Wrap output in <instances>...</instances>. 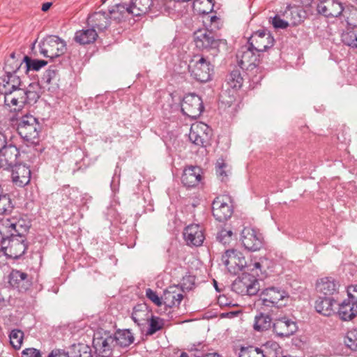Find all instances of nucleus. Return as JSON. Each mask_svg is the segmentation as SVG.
<instances>
[{
    "instance_id": "nucleus-44",
    "label": "nucleus",
    "mask_w": 357,
    "mask_h": 357,
    "mask_svg": "<svg viewBox=\"0 0 357 357\" xmlns=\"http://www.w3.org/2000/svg\"><path fill=\"white\" fill-rule=\"evenodd\" d=\"M344 343L347 348L357 351V328L347 331L344 338Z\"/></svg>"
},
{
    "instance_id": "nucleus-30",
    "label": "nucleus",
    "mask_w": 357,
    "mask_h": 357,
    "mask_svg": "<svg viewBox=\"0 0 357 357\" xmlns=\"http://www.w3.org/2000/svg\"><path fill=\"white\" fill-rule=\"evenodd\" d=\"M98 37L96 30L91 27L87 29L77 31L75 33L74 40L79 45L93 43Z\"/></svg>"
},
{
    "instance_id": "nucleus-35",
    "label": "nucleus",
    "mask_w": 357,
    "mask_h": 357,
    "mask_svg": "<svg viewBox=\"0 0 357 357\" xmlns=\"http://www.w3.org/2000/svg\"><path fill=\"white\" fill-rule=\"evenodd\" d=\"M216 239L222 245H229L236 241V235L230 229L222 228L217 232Z\"/></svg>"
},
{
    "instance_id": "nucleus-24",
    "label": "nucleus",
    "mask_w": 357,
    "mask_h": 357,
    "mask_svg": "<svg viewBox=\"0 0 357 357\" xmlns=\"http://www.w3.org/2000/svg\"><path fill=\"white\" fill-rule=\"evenodd\" d=\"M201 179V169L197 166H190L185 168L181 176V182L187 188L196 186Z\"/></svg>"
},
{
    "instance_id": "nucleus-43",
    "label": "nucleus",
    "mask_w": 357,
    "mask_h": 357,
    "mask_svg": "<svg viewBox=\"0 0 357 357\" xmlns=\"http://www.w3.org/2000/svg\"><path fill=\"white\" fill-rule=\"evenodd\" d=\"M148 322L149 323V327L146 333V335H153L157 331H160L164 326L163 319L160 317L151 315Z\"/></svg>"
},
{
    "instance_id": "nucleus-3",
    "label": "nucleus",
    "mask_w": 357,
    "mask_h": 357,
    "mask_svg": "<svg viewBox=\"0 0 357 357\" xmlns=\"http://www.w3.org/2000/svg\"><path fill=\"white\" fill-rule=\"evenodd\" d=\"M40 130L38 119L32 115H24L17 126V132L27 146L36 145L39 142Z\"/></svg>"
},
{
    "instance_id": "nucleus-26",
    "label": "nucleus",
    "mask_w": 357,
    "mask_h": 357,
    "mask_svg": "<svg viewBox=\"0 0 357 357\" xmlns=\"http://www.w3.org/2000/svg\"><path fill=\"white\" fill-rule=\"evenodd\" d=\"M340 284L333 278L326 277L317 281L316 289L325 296H331L338 291Z\"/></svg>"
},
{
    "instance_id": "nucleus-49",
    "label": "nucleus",
    "mask_w": 357,
    "mask_h": 357,
    "mask_svg": "<svg viewBox=\"0 0 357 357\" xmlns=\"http://www.w3.org/2000/svg\"><path fill=\"white\" fill-rule=\"evenodd\" d=\"M227 167V165L223 160L222 162H217L216 174L219 178L223 182H226L228 178L227 171L226 170Z\"/></svg>"
},
{
    "instance_id": "nucleus-10",
    "label": "nucleus",
    "mask_w": 357,
    "mask_h": 357,
    "mask_svg": "<svg viewBox=\"0 0 357 357\" xmlns=\"http://www.w3.org/2000/svg\"><path fill=\"white\" fill-rule=\"evenodd\" d=\"M273 36L265 29L254 32L248 39L249 45L257 52H264L274 45Z\"/></svg>"
},
{
    "instance_id": "nucleus-22",
    "label": "nucleus",
    "mask_w": 357,
    "mask_h": 357,
    "mask_svg": "<svg viewBox=\"0 0 357 357\" xmlns=\"http://www.w3.org/2000/svg\"><path fill=\"white\" fill-rule=\"evenodd\" d=\"M12 171V181L17 187H24L29 183L31 180V170L25 165H15Z\"/></svg>"
},
{
    "instance_id": "nucleus-38",
    "label": "nucleus",
    "mask_w": 357,
    "mask_h": 357,
    "mask_svg": "<svg viewBox=\"0 0 357 357\" xmlns=\"http://www.w3.org/2000/svg\"><path fill=\"white\" fill-rule=\"evenodd\" d=\"M342 41L351 48H357V28L347 26V30L342 33Z\"/></svg>"
},
{
    "instance_id": "nucleus-5",
    "label": "nucleus",
    "mask_w": 357,
    "mask_h": 357,
    "mask_svg": "<svg viewBox=\"0 0 357 357\" xmlns=\"http://www.w3.org/2000/svg\"><path fill=\"white\" fill-rule=\"evenodd\" d=\"M40 53L45 57L53 59L63 54L66 50V44L64 40L56 36L47 37L39 45Z\"/></svg>"
},
{
    "instance_id": "nucleus-34",
    "label": "nucleus",
    "mask_w": 357,
    "mask_h": 357,
    "mask_svg": "<svg viewBox=\"0 0 357 357\" xmlns=\"http://www.w3.org/2000/svg\"><path fill=\"white\" fill-rule=\"evenodd\" d=\"M287 17H289L290 23L293 26H296L303 22L306 16L305 11L300 7H289L285 12Z\"/></svg>"
},
{
    "instance_id": "nucleus-62",
    "label": "nucleus",
    "mask_w": 357,
    "mask_h": 357,
    "mask_svg": "<svg viewBox=\"0 0 357 357\" xmlns=\"http://www.w3.org/2000/svg\"><path fill=\"white\" fill-rule=\"evenodd\" d=\"M226 298L225 296H220L218 298V302L220 304V305H228L229 304L225 302Z\"/></svg>"
},
{
    "instance_id": "nucleus-11",
    "label": "nucleus",
    "mask_w": 357,
    "mask_h": 357,
    "mask_svg": "<svg viewBox=\"0 0 357 357\" xmlns=\"http://www.w3.org/2000/svg\"><path fill=\"white\" fill-rule=\"evenodd\" d=\"M191 76L200 82H206L211 79L213 70L211 63L204 57L200 58L197 61L189 65Z\"/></svg>"
},
{
    "instance_id": "nucleus-45",
    "label": "nucleus",
    "mask_w": 357,
    "mask_h": 357,
    "mask_svg": "<svg viewBox=\"0 0 357 357\" xmlns=\"http://www.w3.org/2000/svg\"><path fill=\"white\" fill-rule=\"evenodd\" d=\"M10 343L15 349H20L22 344L24 333L19 329H13L9 335Z\"/></svg>"
},
{
    "instance_id": "nucleus-48",
    "label": "nucleus",
    "mask_w": 357,
    "mask_h": 357,
    "mask_svg": "<svg viewBox=\"0 0 357 357\" xmlns=\"http://www.w3.org/2000/svg\"><path fill=\"white\" fill-rule=\"evenodd\" d=\"M23 63H24L23 59L20 61L18 59H8L3 67L5 73L16 74L17 71L21 68Z\"/></svg>"
},
{
    "instance_id": "nucleus-57",
    "label": "nucleus",
    "mask_w": 357,
    "mask_h": 357,
    "mask_svg": "<svg viewBox=\"0 0 357 357\" xmlns=\"http://www.w3.org/2000/svg\"><path fill=\"white\" fill-rule=\"evenodd\" d=\"M240 313V311H231L228 312H223L220 314L221 318H234Z\"/></svg>"
},
{
    "instance_id": "nucleus-33",
    "label": "nucleus",
    "mask_w": 357,
    "mask_h": 357,
    "mask_svg": "<svg viewBox=\"0 0 357 357\" xmlns=\"http://www.w3.org/2000/svg\"><path fill=\"white\" fill-rule=\"evenodd\" d=\"M116 342V346L120 347H127L130 346L135 340L133 334L129 329L118 330L113 334Z\"/></svg>"
},
{
    "instance_id": "nucleus-50",
    "label": "nucleus",
    "mask_w": 357,
    "mask_h": 357,
    "mask_svg": "<svg viewBox=\"0 0 357 357\" xmlns=\"http://www.w3.org/2000/svg\"><path fill=\"white\" fill-rule=\"evenodd\" d=\"M58 75V70L55 66H50L44 73L43 80L47 84H50L56 79Z\"/></svg>"
},
{
    "instance_id": "nucleus-40",
    "label": "nucleus",
    "mask_w": 357,
    "mask_h": 357,
    "mask_svg": "<svg viewBox=\"0 0 357 357\" xmlns=\"http://www.w3.org/2000/svg\"><path fill=\"white\" fill-rule=\"evenodd\" d=\"M15 208L13 201L8 194L3 193L0 196V215H10Z\"/></svg>"
},
{
    "instance_id": "nucleus-53",
    "label": "nucleus",
    "mask_w": 357,
    "mask_h": 357,
    "mask_svg": "<svg viewBox=\"0 0 357 357\" xmlns=\"http://www.w3.org/2000/svg\"><path fill=\"white\" fill-rule=\"evenodd\" d=\"M271 23L275 29H286L289 26V22L281 19L278 15L272 18Z\"/></svg>"
},
{
    "instance_id": "nucleus-64",
    "label": "nucleus",
    "mask_w": 357,
    "mask_h": 357,
    "mask_svg": "<svg viewBox=\"0 0 357 357\" xmlns=\"http://www.w3.org/2000/svg\"><path fill=\"white\" fill-rule=\"evenodd\" d=\"M203 357H221L219 354L217 353H213V354H206Z\"/></svg>"
},
{
    "instance_id": "nucleus-41",
    "label": "nucleus",
    "mask_w": 357,
    "mask_h": 357,
    "mask_svg": "<svg viewBox=\"0 0 357 357\" xmlns=\"http://www.w3.org/2000/svg\"><path fill=\"white\" fill-rule=\"evenodd\" d=\"M226 81L229 87L238 89L243 85V78L240 70L235 69L227 75Z\"/></svg>"
},
{
    "instance_id": "nucleus-60",
    "label": "nucleus",
    "mask_w": 357,
    "mask_h": 357,
    "mask_svg": "<svg viewBox=\"0 0 357 357\" xmlns=\"http://www.w3.org/2000/svg\"><path fill=\"white\" fill-rule=\"evenodd\" d=\"M219 20V18L214 15V16H211V18H210V22L211 23V30L212 31L213 29H218V25H215L214 24L215 23L218 22V21Z\"/></svg>"
},
{
    "instance_id": "nucleus-21",
    "label": "nucleus",
    "mask_w": 357,
    "mask_h": 357,
    "mask_svg": "<svg viewBox=\"0 0 357 357\" xmlns=\"http://www.w3.org/2000/svg\"><path fill=\"white\" fill-rule=\"evenodd\" d=\"M208 129L204 123L192 124L189 133L190 140L195 145L204 147L208 144L209 137L206 132Z\"/></svg>"
},
{
    "instance_id": "nucleus-32",
    "label": "nucleus",
    "mask_w": 357,
    "mask_h": 357,
    "mask_svg": "<svg viewBox=\"0 0 357 357\" xmlns=\"http://www.w3.org/2000/svg\"><path fill=\"white\" fill-rule=\"evenodd\" d=\"M273 319L267 314L259 312L255 317L253 328L256 331H264L273 328Z\"/></svg>"
},
{
    "instance_id": "nucleus-18",
    "label": "nucleus",
    "mask_w": 357,
    "mask_h": 357,
    "mask_svg": "<svg viewBox=\"0 0 357 357\" xmlns=\"http://www.w3.org/2000/svg\"><path fill=\"white\" fill-rule=\"evenodd\" d=\"M318 13L326 17H337L342 13L347 14L342 4L335 0H321L317 6Z\"/></svg>"
},
{
    "instance_id": "nucleus-58",
    "label": "nucleus",
    "mask_w": 357,
    "mask_h": 357,
    "mask_svg": "<svg viewBox=\"0 0 357 357\" xmlns=\"http://www.w3.org/2000/svg\"><path fill=\"white\" fill-rule=\"evenodd\" d=\"M8 141L7 136L3 132H0V151H2V149L6 145Z\"/></svg>"
},
{
    "instance_id": "nucleus-47",
    "label": "nucleus",
    "mask_w": 357,
    "mask_h": 357,
    "mask_svg": "<svg viewBox=\"0 0 357 357\" xmlns=\"http://www.w3.org/2000/svg\"><path fill=\"white\" fill-rule=\"evenodd\" d=\"M238 357H264V354L261 353L259 347L253 346L242 347L238 353Z\"/></svg>"
},
{
    "instance_id": "nucleus-61",
    "label": "nucleus",
    "mask_w": 357,
    "mask_h": 357,
    "mask_svg": "<svg viewBox=\"0 0 357 357\" xmlns=\"http://www.w3.org/2000/svg\"><path fill=\"white\" fill-rule=\"evenodd\" d=\"M51 6H52V3H50V2H47V3H43L42 6V10L47 11L50 9V8L51 7Z\"/></svg>"
},
{
    "instance_id": "nucleus-42",
    "label": "nucleus",
    "mask_w": 357,
    "mask_h": 357,
    "mask_svg": "<svg viewBox=\"0 0 357 357\" xmlns=\"http://www.w3.org/2000/svg\"><path fill=\"white\" fill-rule=\"evenodd\" d=\"M68 354L69 357H92L90 347L81 343L73 344Z\"/></svg>"
},
{
    "instance_id": "nucleus-36",
    "label": "nucleus",
    "mask_w": 357,
    "mask_h": 357,
    "mask_svg": "<svg viewBox=\"0 0 357 357\" xmlns=\"http://www.w3.org/2000/svg\"><path fill=\"white\" fill-rule=\"evenodd\" d=\"M253 49L249 45V47L245 52H243L241 59L238 61V66L241 69L245 68H251L252 70L253 68H256L255 64L253 63Z\"/></svg>"
},
{
    "instance_id": "nucleus-51",
    "label": "nucleus",
    "mask_w": 357,
    "mask_h": 357,
    "mask_svg": "<svg viewBox=\"0 0 357 357\" xmlns=\"http://www.w3.org/2000/svg\"><path fill=\"white\" fill-rule=\"evenodd\" d=\"M146 296L157 306H161L163 304L162 297H159L157 293L151 289L149 288L146 290Z\"/></svg>"
},
{
    "instance_id": "nucleus-19",
    "label": "nucleus",
    "mask_w": 357,
    "mask_h": 357,
    "mask_svg": "<svg viewBox=\"0 0 357 357\" xmlns=\"http://www.w3.org/2000/svg\"><path fill=\"white\" fill-rule=\"evenodd\" d=\"M183 237L188 245L200 246L205 239L204 229L197 224L190 225L185 228Z\"/></svg>"
},
{
    "instance_id": "nucleus-9",
    "label": "nucleus",
    "mask_w": 357,
    "mask_h": 357,
    "mask_svg": "<svg viewBox=\"0 0 357 357\" xmlns=\"http://www.w3.org/2000/svg\"><path fill=\"white\" fill-rule=\"evenodd\" d=\"M203 110V102L198 95L189 93L183 98L181 112L184 115L191 119H197L201 115Z\"/></svg>"
},
{
    "instance_id": "nucleus-17",
    "label": "nucleus",
    "mask_w": 357,
    "mask_h": 357,
    "mask_svg": "<svg viewBox=\"0 0 357 357\" xmlns=\"http://www.w3.org/2000/svg\"><path fill=\"white\" fill-rule=\"evenodd\" d=\"M8 283L20 292L27 291L32 285L31 277L19 270L13 269L8 275Z\"/></svg>"
},
{
    "instance_id": "nucleus-39",
    "label": "nucleus",
    "mask_w": 357,
    "mask_h": 357,
    "mask_svg": "<svg viewBox=\"0 0 357 357\" xmlns=\"http://www.w3.org/2000/svg\"><path fill=\"white\" fill-rule=\"evenodd\" d=\"M260 351L264 354V357H279L281 348L275 342H267L261 346Z\"/></svg>"
},
{
    "instance_id": "nucleus-52",
    "label": "nucleus",
    "mask_w": 357,
    "mask_h": 357,
    "mask_svg": "<svg viewBox=\"0 0 357 357\" xmlns=\"http://www.w3.org/2000/svg\"><path fill=\"white\" fill-rule=\"evenodd\" d=\"M26 104H33L37 102L40 98V91H25Z\"/></svg>"
},
{
    "instance_id": "nucleus-27",
    "label": "nucleus",
    "mask_w": 357,
    "mask_h": 357,
    "mask_svg": "<svg viewBox=\"0 0 357 357\" xmlns=\"http://www.w3.org/2000/svg\"><path fill=\"white\" fill-rule=\"evenodd\" d=\"M338 314L343 321H350L357 316V303L348 298L339 305Z\"/></svg>"
},
{
    "instance_id": "nucleus-59",
    "label": "nucleus",
    "mask_w": 357,
    "mask_h": 357,
    "mask_svg": "<svg viewBox=\"0 0 357 357\" xmlns=\"http://www.w3.org/2000/svg\"><path fill=\"white\" fill-rule=\"evenodd\" d=\"M33 90H35V91H40V85L37 82H33V83H31L28 88L27 89H24V91H33Z\"/></svg>"
},
{
    "instance_id": "nucleus-28",
    "label": "nucleus",
    "mask_w": 357,
    "mask_h": 357,
    "mask_svg": "<svg viewBox=\"0 0 357 357\" xmlns=\"http://www.w3.org/2000/svg\"><path fill=\"white\" fill-rule=\"evenodd\" d=\"M151 315L145 304H138L133 308L131 318L139 326H144L148 323Z\"/></svg>"
},
{
    "instance_id": "nucleus-20",
    "label": "nucleus",
    "mask_w": 357,
    "mask_h": 357,
    "mask_svg": "<svg viewBox=\"0 0 357 357\" xmlns=\"http://www.w3.org/2000/svg\"><path fill=\"white\" fill-rule=\"evenodd\" d=\"M112 7L109 9L110 10ZM112 19L109 10L108 13L102 11H98L90 15L87 18V24L90 27L97 29L99 31L106 30L110 25V20ZM115 21H117L115 20Z\"/></svg>"
},
{
    "instance_id": "nucleus-15",
    "label": "nucleus",
    "mask_w": 357,
    "mask_h": 357,
    "mask_svg": "<svg viewBox=\"0 0 357 357\" xmlns=\"http://www.w3.org/2000/svg\"><path fill=\"white\" fill-rule=\"evenodd\" d=\"M25 95L24 89L22 88V86H20L8 95L4 96L5 107L11 112L22 110L26 105Z\"/></svg>"
},
{
    "instance_id": "nucleus-7",
    "label": "nucleus",
    "mask_w": 357,
    "mask_h": 357,
    "mask_svg": "<svg viewBox=\"0 0 357 357\" xmlns=\"http://www.w3.org/2000/svg\"><path fill=\"white\" fill-rule=\"evenodd\" d=\"M93 345L102 357H109L112 354V351L117 347L113 334L106 331L102 334L97 333L94 335Z\"/></svg>"
},
{
    "instance_id": "nucleus-4",
    "label": "nucleus",
    "mask_w": 357,
    "mask_h": 357,
    "mask_svg": "<svg viewBox=\"0 0 357 357\" xmlns=\"http://www.w3.org/2000/svg\"><path fill=\"white\" fill-rule=\"evenodd\" d=\"M194 42L198 49L213 51V55L219 52L220 43H226L224 40L215 38L213 32L208 29L196 31L194 33Z\"/></svg>"
},
{
    "instance_id": "nucleus-8",
    "label": "nucleus",
    "mask_w": 357,
    "mask_h": 357,
    "mask_svg": "<svg viewBox=\"0 0 357 357\" xmlns=\"http://www.w3.org/2000/svg\"><path fill=\"white\" fill-rule=\"evenodd\" d=\"M222 261L229 273L238 274L246 267L247 261L243 254L234 249L227 250L222 256Z\"/></svg>"
},
{
    "instance_id": "nucleus-46",
    "label": "nucleus",
    "mask_w": 357,
    "mask_h": 357,
    "mask_svg": "<svg viewBox=\"0 0 357 357\" xmlns=\"http://www.w3.org/2000/svg\"><path fill=\"white\" fill-rule=\"evenodd\" d=\"M344 10H347V14L342 13L347 18V26L351 29L357 28V8L349 6L344 8Z\"/></svg>"
},
{
    "instance_id": "nucleus-14",
    "label": "nucleus",
    "mask_w": 357,
    "mask_h": 357,
    "mask_svg": "<svg viewBox=\"0 0 357 357\" xmlns=\"http://www.w3.org/2000/svg\"><path fill=\"white\" fill-rule=\"evenodd\" d=\"M297 330L296 322L288 317H280L273 320V331L278 337H289Z\"/></svg>"
},
{
    "instance_id": "nucleus-1",
    "label": "nucleus",
    "mask_w": 357,
    "mask_h": 357,
    "mask_svg": "<svg viewBox=\"0 0 357 357\" xmlns=\"http://www.w3.org/2000/svg\"><path fill=\"white\" fill-rule=\"evenodd\" d=\"M30 227V222L21 214L1 220L0 243L6 255L19 259L24 254L28 247L25 236Z\"/></svg>"
},
{
    "instance_id": "nucleus-29",
    "label": "nucleus",
    "mask_w": 357,
    "mask_h": 357,
    "mask_svg": "<svg viewBox=\"0 0 357 357\" xmlns=\"http://www.w3.org/2000/svg\"><path fill=\"white\" fill-rule=\"evenodd\" d=\"M183 298V294L177 291L175 287H169L164 291L162 302L166 307L172 308L178 306Z\"/></svg>"
},
{
    "instance_id": "nucleus-6",
    "label": "nucleus",
    "mask_w": 357,
    "mask_h": 357,
    "mask_svg": "<svg viewBox=\"0 0 357 357\" xmlns=\"http://www.w3.org/2000/svg\"><path fill=\"white\" fill-rule=\"evenodd\" d=\"M259 296V301L266 307H280L286 305L284 301L288 298V294L285 291L275 287L264 289Z\"/></svg>"
},
{
    "instance_id": "nucleus-37",
    "label": "nucleus",
    "mask_w": 357,
    "mask_h": 357,
    "mask_svg": "<svg viewBox=\"0 0 357 357\" xmlns=\"http://www.w3.org/2000/svg\"><path fill=\"white\" fill-rule=\"evenodd\" d=\"M23 61L25 64L24 68L26 73H28L31 70L38 71L47 64V61L32 59L27 55L24 56Z\"/></svg>"
},
{
    "instance_id": "nucleus-63",
    "label": "nucleus",
    "mask_w": 357,
    "mask_h": 357,
    "mask_svg": "<svg viewBox=\"0 0 357 357\" xmlns=\"http://www.w3.org/2000/svg\"><path fill=\"white\" fill-rule=\"evenodd\" d=\"M201 343H199L197 345H195V344H192L189 349L188 350L189 351H198L199 350V349L198 348V347H200L201 346Z\"/></svg>"
},
{
    "instance_id": "nucleus-25",
    "label": "nucleus",
    "mask_w": 357,
    "mask_h": 357,
    "mask_svg": "<svg viewBox=\"0 0 357 357\" xmlns=\"http://www.w3.org/2000/svg\"><path fill=\"white\" fill-rule=\"evenodd\" d=\"M20 155L18 148L9 140L0 151V157L3 158L8 166H13L18 163V158Z\"/></svg>"
},
{
    "instance_id": "nucleus-54",
    "label": "nucleus",
    "mask_w": 357,
    "mask_h": 357,
    "mask_svg": "<svg viewBox=\"0 0 357 357\" xmlns=\"http://www.w3.org/2000/svg\"><path fill=\"white\" fill-rule=\"evenodd\" d=\"M22 357H41V352L35 348H27L22 351Z\"/></svg>"
},
{
    "instance_id": "nucleus-31",
    "label": "nucleus",
    "mask_w": 357,
    "mask_h": 357,
    "mask_svg": "<svg viewBox=\"0 0 357 357\" xmlns=\"http://www.w3.org/2000/svg\"><path fill=\"white\" fill-rule=\"evenodd\" d=\"M335 302L333 298H319L315 303V309L319 314L324 316H330L334 313L333 306Z\"/></svg>"
},
{
    "instance_id": "nucleus-2",
    "label": "nucleus",
    "mask_w": 357,
    "mask_h": 357,
    "mask_svg": "<svg viewBox=\"0 0 357 357\" xmlns=\"http://www.w3.org/2000/svg\"><path fill=\"white\" fill-rule=\"evenodd\" d=\"M153 5V0H130L129 4L117 3L112 7L109 13L118 22L130 15L140 16L147 13Z\"/></svg>"
},
{
    "instance_id": "nucleus-23",
    "label": "nucleus",
    "mask_w": 357,
    "mask_h": 357,
    "mask_svg": "<svg viewBox=\"0 0 357 357\" xmlns=\"http://www.w3.org/2000/svg\"><path fill=\"white\" fill-rule=\"evenodd\" d=\"M20 86H22V82L20 76L15 73H5L0 77V93L3 96L8 95Z\"/></svg>"
},
{
    "instance_id": "nucleus-56",
    "label": "nucleus",
    "mask_w": 357,
    "mask_h": 357,
    "mask_svg": "<svg viewBox=\"0 0 357 357\" xmlns=\"http://www.w3.org/2000/svg\"><path fill=\"white\" fill-rule=\"evenodd\" d=\"M47 357H69V354L63 349H54Z\"/></svg>"
},
{
    "instance_id": "nucleus-12",
    "label": "nucleus",
    "mask_w": 357,
    "mask_h": 357,
    "mask_svg": "<svg viewBox=\"0 0 357 357\" xmlns=\"http://www.w3.org/2000/svg\"><path fill=\"white\" fill-rule=\"evenodd\" d=\"M241 240L245 248L251 252L259 250L263 246L262 234L251 227H245L243 229Z\"/></svg>"
},
{
    "instance_id": "nucleus-16",
    "label": "nucleus",
    "mask_w": 357,
    "mask_h": 357,
    "mask_svg": "<svg viewBox=\"0 0 357 357\" xmlns=\"http://www.w3.org/2000/svg\"><path fill=\"white\" fill-rule=\"evenodd\" d=\"M232 289L240 294L255 295L259 291V282L250 275H243L234 282Z\"/></svg>"
},
{
    "instance_id": "nucleus-13",
    "label": "nucleus",
    "mask_w": 357,
    "mask_h": 357,
    "mask_svg": "<svg viewBox=\"0 0 357 357\" xmlns=\"http://www.w3.org/2000/svg\"><path fill=\"white\" fill-rule=\"evenodd\" d=\"M229 198L227 196L217 197L212 203V213L216 220H227L233 213L232 206L229 204Z\"/></svg>"
},
{
    "instance_id": "nucleus-55",
    "label": "nucleus",
    "mask_w": 357,
    "mask_h": 357,
    "mask_svg": "<svg viewBox=\"0 0 357 357\" xmlns=\"http://www.w3.org/2000/svg\"><path fill=\"white\" fill-rule=\"evenodd\" d=\"M347 292L349 300L357 303V284L349 286Z\"/></svg>"
}]
</instances>
